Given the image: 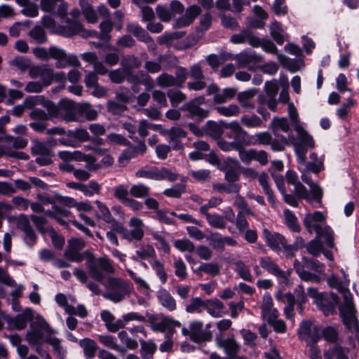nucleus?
Wrapping results in <instances>:
<instances>
[{
    "label": "nucleus",
    "mask_w": 359,
    "mask_h": 359,
    "mask_svg": "<svg viewBox=\"0 0 359 359\" xmlns=\"http://www.w3.org/2000/svg\"><path fill=\"white\" fill-rule=\"evenodd\" d=\"M271 142V135L268 132H259L251 136L250 140L248 139L245 144H262L268 145Z\"/></svg>",
    "instance_id": "51"
},
{
    "label": "nucleus",
    "mask_w": 359,
    "mask_h": 359,
    "mask_svg": "<svg viewBox=\"0 0 359 359\" xmlns=\"http://www.w3.org/2000/svg\"><path fill=\"white\" fill-rule=\"evenodd\" d=\"M86 265L90 276L99 282H102L104 279L105 273L114 271V267L109 260L105 257L89 258L86 262Z\"/></svg>",
    "instance_id": "9"
},
{
    "label": "nucleus",
    "mask_w": 359,
    "mask_h": 359,
    "mask_svg": "<svg viewBox=\"0 0 359 359\" xmlns=\"http://www.w3.org/2000/svg\"><path fill=\"white\" fill-rule=\"evenodd\" d=\"M356 105V102L353 98H348L346 102L343 103L336 111V114L340 120L347 121L351 110Z\"/></svg>",
    "instance_id": "46"
},
{
    "label": "nucleus",
    "mask_w": 359,
    "mask_h": 359,
    "mask_svg": "<svg viewBox=\"0 0 359 359\" xmlns=\"http://www.w3.org/2000/svg\"><path fill=\"white\" fill-rule=\"evenodd\" d=\"M285 302H287V306H285L283 311L284 314L287 320H290L291 321H294V304H295V296L291 292L285 293Z\"/></svg>",
    "instance_id": "52"
},
{
    "label": "nucleus",
    "mask_w": 359,
    "mask_h": 359,
    "mask_svg": "<svg viewBox=\"0 0 359 359\" xmlns=\"http://www.w3.org/2000/svg\"><path fill=\"white\" fill-rule=\"evenodd\" d=\"M224 304L217 299L207 300L205 302L204 309L214 318L222 316Z\"/></svg>",
    "instance_id": "38"
},
{
    "label": "nucleus",
    "mask_w": 359,
    "mask_h": 359,
    "mask_svg": "<svg viewBox=\"0 0 359 359\" xmlns=\"http://www.w3.org/2000/svg\"><path fill=\"white\" fill-rule=\"evenodd\" d=\"M79 344L83 348L84 355L87 358L92 359L95 358L99 346L94 340L90 338H83Z\"/></svg>",
    "instance_id": "40"
},
{
    "label": "nucleus",
    "mask_w": 359,
    "mask_h": 359,
    "mask_svg": "<svg viewBox=\"0 0 359 359\" xmlns=\"http://www.w3.org/2000/svg\"><path fill=\"white\" fill-rule=\"evenodd\" d=\"M147 149V147L144 142L140 141L137 147H128L120 156V160L128 161L139 153L144 154Z\"/></svg>",
    "instance_id": "45"
},
{
    "label": "nucleus",
    "mask_w": 359,
    "mask_h": 359,
    "mask_svg": "<svg viewBox=\"0 0 359 359\" xmlns=\"http://www.w3.org/2000/svg\"><path fill=\"white\" fill-rule=\"evenodd\" d=\"M167 95L173 107H177L180 103L187 100V95L177 89H170Z\"/></svg>",
    "instance_id": "57"
},
{
    "label": "nucleus",
    "mask_w": 359,
    "mask_h": 359,
    "mask_svg": "<svg viewBox=\"0 0 359 359\" xmlns=\"http://www.w3.org/2000/svg\"><path fill=\"white\" fill-rule=\"evenodd\" d=\"M327 283L330 287L337 289L342 294L343 302L339 305V311L344 324L355 337H359V322L355 317V309L350 291L334 274L327 279Z\"/></svg>",
    "instance_id": "2"
},
{
    "label": "nucleus",
    "mask_w": 359,
    "mask_h": 359,
    "mask_svg": "<svg viewBox=\"0 0 359 359\" xmlns=\"http://www.w3.org/2000/svg\"><path fill=\"white\" fill-rule=\"evenodd\" d=\"M53 59L56 60L55 66L57 68H64L67 66L80 67L81 63L76 55H67L66 52L62 49H53Z\"/></svg>",
    "instance_id": "22"
},
{
    "label": "nucleus",
    "mask_w": 359,
    "mask_h": 359,
    "mask_svg": "<svg viewBox=\"0 0 359 359\" xmlns=\"http://www.w3.org/2000/svg\"><path fill=\"white\" fill-rule=\"evenodd\" d=\"M309 147H301L297 146V161L298 163V170L301 173V180L302 182L309 186L308 193L314 194V183L313 175H314V162L307 161L306 154Z\"/></svg>",
    "instance_id": "4"
},
{
    "label": "nucleus",
    "mask_w": 359,
    "mask_h": 359,
    "mask_svg": "<svg viewBox=\"0 0 359 359\" xmlns=\"http://www.w3.org/2000/svg\"><path fill=\"white\" fill-rule=\"evenodd\" d=\"M123 69L130 71L133 69H138L142 66L141 60L134 55H126L123 57L121 61Z\"/></svg>",
    "instance_id": "49"
},
{
    "label": "nucleus",
    "mask_w": 359,
    "mask_h": 359,
    "mask_svg": "<svg viewBox=\"0 0 359 359\" xmlns=\"http://www.w3.org/2000/svg\"><path fill=\"white\" fill-rule=\"evenodd\" d=\"M283 215L286 226L294 232H299L301 228L297 222V217L295 215L288 209L283 211Z\"/></svg>",
    "instance_id": "54"
},
{
    "label": "nucleus",
    "mask_w": 359,
    "mask_h": 359,
    "mask_svg": "<svg viewBox=\"0 0 359 359\" xmlns=\"http://www.w3.org/2000/svg\"><path fill=\"white\" fill-rule=\"evenodd\" d=\"M259 266L271 275L276 276L278 280L285 285L289 282L291 271H283L280 269L275 261L270 257H262L259 259Z\"/></svg>",
    "instance_id": "12"
},
{
    "label": "nucleus",
    "mask_w": 359,
    "mask_h": 359,
    "mask_svg": "<svg viewBox=\"0 0 359 359\" xmlns=\"http://www.w3.org/2000/svg\"><path fill=\"white\" fill-rule=\"evenodd\" d=\"M101 343H102L106 346L116 350L119 352L121 355H125L127 351V349H135L138 346L137 341L133 338H121V341L124 344L126 343V346L124 345H118L114 341V338H99Z\"/></svg>",
    "instance_id": "21"
},
{
    "label": "nucleus",
    "mask_w": 359,
    "mask_h": 359,
    "mask_svg": "<svg viewBox=\"0 0 359 359\" xmlns=\"http://www.w3.org/2000/svg\"><path fill=\"white\" fill-rule=\"evenodd\" d=\"M262 235L266 243L272 250L277 252L281 250V246L286 240L283 235L272 232L267 229H264Z\"/></svg>",
    "instance_id": "26"
},
{
    "label": "nucleus",
    "mask_w": 359,
    "mask_h": 359,
    "mask_svg": "<svg viewBox=\"0 0 359 359\" xmlns=\"http://www.w3.org/2000/svg\"><path fill=\"white\" fill-rule=\"evenodd\" d=\"M32 337H51L57 332L53 330L46 320L40 315L36 316L34 320L30 325Z\"/></svg>",
    "instance_id": "20"
},
{
    "label": "nucleus",
    "mask_w": 359,
    "mask_h": 359,
    "mask_svg": "<svg viewBox=\"0 0 359 359\" xmlns=\"http://www.w3.org/2000/svg\"><path fill=\"white\" fill-rule=\"evenodd\" d=\"M212 188L215 191L222 193H228V194H237L239 192L241 186L236 184H214Z\"/></svg>",
    "instance_id": "60"
},
{
    "label": "nucleus",
    "mask_w": 359,
    "mask_h": 359,
    "mask_svg": "<svg viewBox=\"0 0 359 359\" xmlns=\"http://www.w3.org/2000/svg\"><path fill=\"white\" fill-rule=\"evenodd\" d=\"M29 75L32 79L40 78V81L44 82L46 86H50L53 81V70L48 65H31Z\"/></svg>",
    "instance_id": "19"
},
{
    "label": "nucleus",
    "mask_w": 359,
    "mask_h": 359,
    "mask_svg": "<svg viewBox=\"0 0 359 359\" xmlns=\"http://www.w3.org/2000/svg\"><path fill=\"white\" fill-rule=\"evenodd\" d=\"M234 271L243 280L252 283L254 278L251 274L250 268L241 260H237L234 262Z\"/></svg>",
    "instance_id": "44"
},
{
    "label": "nucleus",
    "mask_w": 359,
    "mask_h": 359,
    "mask_svg": "<svg viewBox=\"0 0 359 359\" xmlns=\"http://www.w3.org/2000/svg\"><path fill=\"white\" fill-rule=\"evenodd\" d=\"M205 97L200 96L184 104L182 109L187 111V117L201 121L209 116V110L201 105L205 103Z\"/></svg>",
    "instance_id": "11"
},
{
    "label": "nucleus",
    "mask_w": 359,
    "mask_h": 359,
    "mask_svg": "<svg viewBox=\"0 0 359 359\" xmlns=\"http://www.w3.org/2000/svg\"><path fill=\"white\" fill-rule=\"evenodd\" d=\"M79 5L86 20L90 23H95L98 18L93 6L86 0H80Z\"/></svg>",
    "instance_id": "50"
},
{
    "label": "nucleus",
    "mask_w": 359,
    "mask_h": 359,
    "mask_svg": "<svg viewBox=\"0 0 359 359\" xmlns=\"http://www.w3.org/2000/svg\"><path fill=\"white\" fill-rule=\"evenodd\" d=\"M303 264H302L297 260H295L294 267L302 280L312 281L314 279V275L309 271L314 269V262L313 259H307L303 257Z\"/></svg>",
    "instance_id": "24"
},
{
    "label": "nucleus",
    "mask_w": 359,
    "mask_h": 359,
    "mask_svg": "<svg viewBox=\"0 0 359 359\" xmlns=\"http://www.w3.org/2000/svg\"><path fill=\"white\" fill-rule=\"evenodd\" d=\"M85 242L79 238H72L68 242V247L65 250V256L69 260L74 262H81L83 255L80 251L85 247Z\"/></svg>",
    "instance_id": "18"
},
{
    "label": "nucleus",
    "mask_w": 359,
    "mask_h": 359,
    "mask_svg": "<svg viewBox=\"0 0 359 359\" xmlns=\"http://www.w3.org/2000/svg\"><path fill=\"white\" fill-rule=\"evenodd\" d=\"M130 194L135 198H146L150 194V188L142 183L134 184L130 189Z\"/></svg>",
    "instance_id": "55"
},
{
    "label": "nucleus",
    "mask_w": 359,
    "mask_h": 359,
    "mask_svg": "<svg viewBox=\"0 0 359 359\" xmlns=\"http://www.w3.org/2000/svg\"><path fill=\"white\" fill-rule=\"evenodd\" d=\"M256 90L255 89L248 90L241 92L238 94V101L240 104L245 109H252L255 108V104L252 103L251 100L254 97Z\"/></svg>",
    "instance_id": "48"
},
{
    "label": "nucleus",
    "mask_w": 359,
    "mask_h": 359,
    "mask_svg": "<svg viewBox=\"0 0 359 359\" xmlns=\"http://www.w3.org/2000/svg\"><path fill=\"white\" fill-rule=\"evenodd\" d=\"M218 346L229 356H235L239 351L240 346L235 338H216Z\"/></svg>",
    "instance_id": "33"
},
{
    "label": "nucleus",
    "mask_w": 359,
    "mask_h": 359,
    "mask_svg": "<svg viewBox=\"0 0 359 359\" xmlns=\"http://www.w3.org/2000/svg\"><path fill=\"white\" fill-rule=\"evenodd\" d=\"M55 115H52L49 110L46 112L39 108H34L29 113V116L33 121H47L52 118H56L59 115L58 107L55 104Z\"/></svg>",
    "instance_id": "42"
},
{
    "label": "nucleus",
    "mask_w": 359,
    "mask_h": 359,
    "mask_svg": "<svg viewBox=\"0 0 359 359\" xmlns=\"http://www.w3.org/2000/svg\"><path fill=\"white\" fill-rule=\"evenodd\" d=\"M76 111L78 113L79 121H82L83 119L93 121L97 117V111L87 102L78 103Z\"/></svg>",
    "instance_id": "34"
},
{
    "label": "nucleus",
    "mask_w": 359,
    "mask_h": 359,
    "mask_svg": "<svg viewBox=\"0 0 359 359\" xmlns=\"http://www.w3.org/2000/svg\"><path fill=\"white\" fill-rule=\"evenodd\" d=\"M100 316L109 332H116L124 327L123 320L121 319L115 320L114 316L109 311L104 310L102 311Z\"/></svg>",
    "instance_id": "32"
},
{
    "label": "nucleus",
    "mask_w": 359,
    "mask_h": 359,
    "mask_svg": "<svg viewBox=\"0 0 359 359\" xmlns=\"http://www.w3.org/2000/svg\"><path fill=\"white\" fill-rule=\"evenodd\" d=\"M126 30L128 32L133 34L139 41L146 43L153 42L152 38L148 32L137 23L127 24Z\"/></svg>",
    "instance_id": "35"
},
{
    "label": "nucleus",
    "mask_w": 359,
    "mask_h": 359,
    "mask_svg": "<svg viewBox=\"0 0 359 359\" xmlns=\"http://www.w3.org/2000/svg\"><path fill=\"white\" fill-rule=\"evenodd\" d=\"M15 2L21 7L22 9L21 13L27 17L29 18H35L39 15V8L36 4L32 2L30 0H15Z\"/></svg>",
    "instance_id": "43"
},
{
    "label": "nucleus",
    "mask_w": 359,
    "mask_h": 359,
    "mask_svg": "<svg viewBox=\"0 0 359 359\" xmlns=\"http://www.w3.org/2000/svg\"><path fill=\"white\" fill-rule=\"evenodd\" d=\"M33 318L32 310L27 308L21 313L18 314L15 317H11L7 315L6 323L8 329L21 330L25 328L27 322Z\"/></svg>",
    "instance_id": "14"
},
{
    "label": "nucleus",
    "mask_w": 359,
    "mask_h": 359,
    "mask_svg": "<svg viewBox=\"0 0 359 359\" xmlns=\"http://www.w3.org/2000/svg\"><path fill=\"white\" fill-rule=\"evenodd\" d=\"M25 108L34 109L36 105H42L47 110H49L52 115H55V103L49 100H46L42 95L29 96L23 101Z\"/></svg>",
    "instance_id": "25"
},
{
    "label": "nucleus",
    "mask_w": 359,
    "mask_h": 359,
    "mask_svg": "<svg viewBox=\"0 0 359 359\" xmlns=\"http://www.w3.org/2000/svg\"><path fill=\"white\" fill-rule=\"evenodd\" d=\"M114 26V22L109 18H107L102 21L100 24V39L102 40L109 41L111 39L110 32Z\"/></svg>",
    "instance_id": "63"
},
{
    "label": "nucleus",
    "mask_w": 359,
    "mask_h": 359,
    "mask_svg": "<svg viewBox=\"0 0 359 359\" xmlns=\"http://www.w3.org/2000/svg\"><path fill=\"white\" fill-rule=\"evenodd\" d=\"M67 137L79 142H86L90 140V135L86 129L76 128L67 131Z\"/></svg>",
    "instance_id": "56"
},
{
    "label": "nucleus",
    "mask_w": 359,
    "mask_h": 359,
    "mask_svg": "<svg viewBox=\"0 0 359 359\" xmlns=\"http://www.w3.org/2000/svg\"><path fill=\"white\" fill-rule=\"evenodd\" d=\"M264 88L266 92L264 102L269 109L271 111H276L277 105L276 95L279 88L277 80L273 79L270 81H266L265 83Z\"/></svg>",
    "instance_id": "27"
},
{
    "label": "nucleus",
    "mask_w": 359,
    "mask_h": 359,
    "mask_svg": "<svg viewBox=\"0 0 359 359\" xmlns=\"http://www.w3.org/2000/svg\"><path fill=\"white\" fill-rule=\"evenodd\" d=\"M126 79L131 84H142L148 88L154 86V81L152 78L142 71H140L137 74H133L132 70L128 71Z\"/></svg>",
    "instance_id": "30"
},
{
    "label": "nucleus",
    "mask_w": 359,
    "mask_h": 359,
    "mask_svg": "<svg viewBox=\"0 0 359 359\" xmlns=\"http://www.w3.org/2000/svg\"><path fill=\"white\" fill-rule=\"evenodd\" d=\"M339 297L334 293H317L316 292V304L325 316L334 313V307L339 304Z\"/></svg>",
    "instance_id": "13"
},
{
    "label": "nucleus",
    "mask_w": 359,
    "mask_h": 359,
    "mask_svg": "<svg viewBox=\"0 0 359 359\" xmlns=\"http://www.w3.org/2000/svg\"><path fill=\"white\" fill-rule=\"evenodd\" d=\"M175 81V76L168 73H162L156 79L157 86L161 88L177 87Z\"/></svg>",
    "instance_id": "62"
},
{
    "label": "nucleus",
    "mask_w": 359,
    "mask_h": 359,
    "mask_svg": "<svg viewBox=\"0 0 359 359\" xmlns=\"http://www.w3.org/2000/svg\"><path fill=\"white\" fill-rule=\"evenodd\" d=\"M62 106L64 109L62 117L66 122L79 121L76 111L78 103L67 100L65 101Z\"/></svg>",
    "instance_id": "36"
},
{
    "label": "nucleus",
    "mask_w": 359,
    "mask_h": 359,
    "mask_svg": "<svg viewBox=\"0 0 359 359\" xmlns=\"http://www.w3.org/2000/svg\"><path fill=\"white\" fill-rule=\"evenodd\" d=\"M219 114L226 116H236L241 113L240 107L236 104H230L229 106L216 107L214 109Z\"/></svg>",
    "instance_id": "58"
},
{
    "label": "nucleus",
    "mask_w": 359,
    "mask_h": 359,
    "mask_svg": "<svg viewBox=\"0 0 359 359\" xmlns=\"http://www.w3.org/2000/svg\"><path fill=\"white\" fill-rule=\"evenodd\" d=\"M226 128L230 130L229 134L227 136L229 138H233L241 143H246L247 140L250 139V135L237 121H232L226 125Z\"/></svg>",
    "instance_id": "29"
},
{
    "label": "nucleus",
    "mask_w": 359,
    "mask_h": 359,
    "mask_svg": "<svg viewBox=\"0 0 359 359\" xmlns=\"http://www.w3.org/2000/svg\"><path fill=\"white\" fill-rule=\"evenodd\" d=\"M135 176L140 178H147L156 181L167 180L169 182H175L179 175L171 169L166 167H146L137 170Z\"/></svg>",
    "instance_id": "7"
},
{
    "label": "nucleus",
    "mask_w": 359,
    "mask_h": 359,
    "mask_svg": "<svg viewBox=\"0 0 359 359\" xmlns=\"http://www.w3.org/2000/svg\"><path fill=\"white\" fill-rule=\"evenodd\" d=\"M129 226L133 228L128 231L120 226L117 228V231L120 229L121 232H123V237L128 241H140L144 236L143 226L144 224L141 219L137 217H132L129 221Z\"/></svg>",
    "instance_id": "15"
},
{
    "label": "nucleus",
    "mask_w": 359,
    "mask_h": 359,
    "mask_svg": "<svg viewBox=\"0 0 359 359\" xmlns=\"http://www.w3.org/2000/svg\"><path fill=\"white\" fill-rule=\"evenodd\" d=\"M279 312L278 309L273 308V302L270 294L266 293L263 296V302L262 305V317L269 320L271 318H278Z\"/></svg>",
    "instance_id": "31"
},
{
    "label": "nucleus",
    "mask_w": 359,
    "mask_h": 359,
    "mask_svg": "<svg viewBox=\"0 0 359 359\" xmlns=\"http://www.w3.org/2000/svg\"><path fill=\"white\" fill-rule=\"evenodd\" d=\"M173 267L175 268V275L183 280L188 276L187 266L181 258H175L173 262Z\"/></svg>",
    "instance_id": "61"
},
{
    "label": "nucleus",
    "mask_w": 359,
    "mask_h": 359,
    "mask_svg": "<svg viewBox=\"0 0 359 359\" xmlns=\"http://www.w3.org/2000/svg\"><path fill=\"white\" fill-rule=\"evenodd\" d=\"M230 41L234 44L248 43L253 47H259L260 39L255 36L250 29H244L239 33L233 34Z\"/></svg>",
    "instance_id": "23"
},
{
    "label": "nucleus",
    "mask_w": 359,
    "mask_h": 359,
    "mask_svg": "<svg viewBox=\"0 0 359 359\" xmlns=\"http://www.w3.org/2000/svg\"><path fill=\"white\" fill-rule=\"evenodd\" d=\"M37 198L42 205H53L51 210L45 211L46 215L55 219L61 225H67V222L65 219L71 216V212L69 210L55 205V200L51 197L39 194Z\"/></svg>",
    "instance_id": "10"
},
{
    "label": "nucleus",
    "mask_w": 359,
    "mask_h": 359,
    "mask_svg": "<svg viewBox=\"0 0 359 359\" xmlns=\"http://www.w3.org/2000/svg\"><path fill=\"white\" fill-rule=\"evenodd\" d=\"M41 10L55 13L60 19L67 18V4L64 0H41Z\"/></svg>",
    "instance_id": "16"
},
{
    "label": "nucleus",
    "mask_w": 359,
    "mask_h": 359,
    "mask_svg": "<svg viewBox=\"0 0 359 359\" xmlns=\"http://www.w3.org/2000/svg\"><path fill=\"white\" fill-rule=\"evenodd\" d=\"M288 115L296 136L292 134L288 121L286 118L275 117L272 120L270 128L274 135L282 142L286 144H292L294 151H297V146L301 147H311L313 142L312 136L309 135L300 123L298 113L293 104H288Z\"/></svg>",
    "instance_id": "1"
},
{
    "label": "nucleus",
    "mask_w": 359,
    "mask_h": 359,
    "mask_svg": "<svg viewBox=\"0 0 359 359\" xmlns=\"http://www.w3.org/2000/svg\"><path fill=\"white\" fill-rule=\"evenodd\" d=\"M157 298L160 304L168 311H173L176 309V301L167 290H160Z\"/></svg>",
    "instance_id": "39"
},
{
    "label": "nucleus",
    "mask_w": 359,
    "mask_h": 359,
    "mask_svg": "<svg viewBox=\"0 0 359 359\" xmlns=\"http://www.w3.org/2000/svg\"><path fill=\"white\" fill-rule=\"evenodd\" d=\"M327 211H316V257L323 253L329 260H333L331 249L335 247L334 233L327 224Z\"/></svg>",
    "instance_id": "3"
},
{
    "label": "nucleus",
    "mask_w": 359,
    "mask_h": 359,
    "mask_svg": "<svg viewBox=\"0 0 359 359\" xmlns=\"http://www.w3.org/2000/svg\"><path fill=\"white\" fill-rule=\"evenodd\" d=\"M286 180L288 184L294 186V191L298 197L305 199L309 203H313V194L308 193L307 189L298 181L297 173L292 170L286 172Z\"/></svg>",
    "instance_id": "17"
},
{
    "label": "nucleus",
    "mask_w": 359,
    "mask_h": 359,
    "mask_svg": "<svg viewBox=\"0 0 359 359\" xmlns=\"http://www.w3.org/2000/svg\"><path fill=\"white\" fill-rule=\"evenodd\" d=\"M81 12L79 8H74L69 13L71 18L67 14V18L60 19L62 23L65 25H58L56 29V34L71 37L76 34H81L83 32V25L78 20Z\"/></svg>",
    "instance_id": "6"
},
{
    "label": "nucleus",
    "mask_w": 359,
    "mask_h": 359,
    "mask_svg": "<svg viewBox=\"0 0 359 359\" xmlns=\"http://www.w3.org/2000/svg\"><path fill=\"white\" fill-rule=\"evenodd\" d=\"M147 322L153 331L165 333L167 337L172 336L177 333V330H182V327L179 321L167 316L160 317L151 314L148 316Z\"/></svg>",
    "instance_id": "5"
},
{
    "label": "nucleus",
    "mask_w": 359,
    "mask_h": 359,
    "mask_svg": "<svg viewBox=\"0 0 359 359\" xmlns=\"http://www.w3.org/2000/svg\"><path fill=\"white\" fill-rule=\"evenodd\" d=\"M233 59L237 62L240 67H244L251 63L259 61V56L253 52L243 51L235 55Z\"/></svg>",
    "instance_id": "41"
},
{
    "label": "nucleus",
    "mask_w": 359,
    "mask_h": 359,
    "mask_svg": "<svg viewBox=\"0 0 359 359\" xmlns=\"http://www.w3.org/2000/svg\"><path fill=\"white\" fill-rule=\"evenodd\" d=\"M205 130L210 136L215 139H219L223 133L222 127L213 121H208L206 123Z\"/></svg>",
    "instance_id": "64"
},
{
    "label": "nucleus",
    "mask_w": 359,
    "mask_h": 359,
    "mask_svg": "<svg viewBox=\"0 0 359 359\" xmlns=\"http://www.w3.org/2000/svg\"><path fill=\"white\" fill-rule=\"evenodd\" d=\"M203 323L200 320H194L187 326L182 327V334L185 337H203Z\"/></svg>",
    "instance_id": "37"
},
{
    "label": "nucleus",
    "mask_w": 359,
    "mask_h": 359,
    "mask_svg": "<svg viewBox=\"0 0 359 359\" xmlns=\"http://www.w3.org/2000/svg\"><path fill=\"white\" fill-rule=\"evenodd\" d=\"M31 39L36 43H44L47 41V36L44 29L39 25L33 27L29 32Z\"/></svg>",
    "instance_id": "53"
},
{
    "label": "nucleus",
    "mask_w": 359,
    "mask_h": 359,
    "mask_svg": "<svg viewBox=\"0 0 359 359\" xmlns=\"http://www.w3.org/2000/svg\"><path fill=\"white\" fill-rule=\"evenodd\" d=\"M241 123L247 128H259L264 126L262 118L254 114L242 116Z\"/></svg>",
    "instance_id": "47"
},
{
    "label": "nucleus",
    "mask_w": 359,
    "mask_h": 359,
    "mask_svg": "<svg viewBox=\"0 0 359 359\" xmlns=\"http://www.w3.org/2000/svg\"><path fill=\"white\" fill-rule=\"evenodd\" d=\"M165 133L168 136V140L173 150L177 151L183 149L181 139L187 136V132L184 130L180 127H172L167 130Z\"/></svg>",
    "instance_id": "28"
},
{
    "label": "nucleus",
    "mask_w": 359,
    "mask_h": 359,
    "mask_svg": "<svg viewBox=\"0 0 359 359\" xmlns=\"http://www.w3.org/2000/svg\"><path fill=\"white\" fill-rule=\"evenodd\" d=\"M270 33L272 38L278 44L282 45L284 43L283 29L279 22H274L271 25Z\"/></svg>",
    "instance_id": "59"
},
{
    "label": "nucleus",
    "mask_w": 359,
    "mask_h": 359,
    "mask_svg": "<svg viewBox=\"0 0 359 359\" xmlns=\"http://www.w3.org/2000/svg\"><path fill=\"white\" fill-rule=\"evenodd\" d=\"M106 289L107 292L103 297L115 303L122 301L130 292L129 284L121 278H109Z\"/></svg>",
    "instance_id": "8"
}]
</instances>
